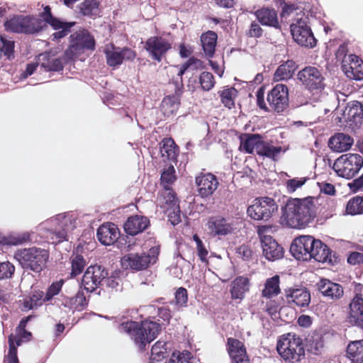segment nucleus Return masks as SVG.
<instances>
[{
  "label": "nucleus",
  "mask_w": 363,
  "mask_h": 363,
  "mask_svg": "<svg viewBox=\"0 0 363 363\" xmlns=\"http://www.w3.org/2000/svg\"><path fill=\"white\" fill-rule=\"evenodd\" d=\"M318 199L308 196L288 201L282 208V218L292 228H302L312 222L317 216Z\"/></svg>",
  "instance_id": "f257e3e1"
},
{
  "label": "nucleus",
  "mask_w": 363,
  "mask_h": 363,
  "mask_svg": "<svg viewBox=\"0 0 363 363\" xmlns=\"http://www.w3.org/2000/svg\"><path fill=\"white\" fill-rule=\"evenodd\" d=\"M76 226V218L73 214H59L42 223L38 230L42 237L55 243L67 240V233Z\"/></svg>",
  "instance_id": "f03ea898"
},
{
  "label": "nucleus",
  "mask_w": 363,
  "mask_h": 363,
  "mask_svg": "<svg viewBox=\"0 0 363 363\" xmlns=\"http://www.w3.org/2000/svg\"><path fill=\"white\" fill-rule=\"evenodd\" d=\"M120 331L128 334L140 350L156 338L160 331V325L153 321L144 320L140 323L127 321L121 324Z\"/></svg>",
  "instance_id": "7ed1b4c3"
},
{
  "label": "nucleus",
  "mask_w": 363,
  "mask_h": 363,
  "mask_svg": "<svg viewBox=\"0 0 363 363\" xmlns=\"http://www.w3.org/2000/svg\"><path fill=\"white\" fill-rule=\"evenodd\" d=\"M277 350L281 357L289 363H301L306 358L303 341L296 334L282 335L277 342Z\"/></svg>",
  "instance_id": "20e7f679"
},
{
  "label": "nucleus",
  "mask_w": 363,
  "mask_h": 363,
  "mask_svg": "<svg viewBox=\"0 0 363 363\" xmlns=\"http://www.w3.org/2000/svg\"><path fill=\"white\" fill-rule=\"evenodd\" d=\"M45 26L40 18L23 15H14L4 23L7 32L24 34L38 33L45 29Z\"/></svg>",
  "instance_id": "39448f33"
},
{
  "label": "nucleus",
  "mask_w": 363,
  "mask_h": 363,
  "mask_svg": "<svg viewBox=\"0 0 363 363\" xmlns=\"http://www.w3.org/2000/svg\"><path fill=\"white\" fill-rule=\"evenodd\" d=\"M15 257L23 268L38 272L45 267L49 253L44 249L31 247L19 250Z\"/></svg>",
  "instance_id": "423d86ee"
},
{
  "label": "nucleus",
  "mask_w": 363,
  "mask_h": 363,
  "mask_svg": "<svg viewBox=\"0 0 363 363\" xmlns=\"http://www.w3.org/2000/svg\"><path fill=\"white\" fill-rule=\"evenodd\" d=\"M159 253V247H151L148 253H130L121 258V264L125 269L144 270L156 262Z\"/></svg>",
  "instance_id": "0eeeda50"
},
{
  "label": "nucleus",
  "mask_w": 363,
  "mask_h": 363,
  "mask_svg": "<svg viewBox=\"0 0 363 363\" xmlns=\"http://www.w3.org/2000/svg\"><path fill=\"white\" fill-rule=\"evenodd\" d=\"M363 166V157L359 154H345L335 160L333 169L338 176L351 179Z\"/></svg>",
  "instance_id": "6e6552de"
},
{
  "label": "nucleus",
  "mask_w": 363,
  "mask_h": 363,
  "mask_svg": "<svg viewBox=\"0 0 363 363\" xmlns=\"http://www.w3.org/2000/svg\"><path fill=\"white\" fill-rule=\"evenodd\" d=\"M278 211V205L274 199L269 197H260L254 200L247 210V215L256 220H269Z\"/></svg>",
  "instance_id": "1a4fd4ad"
},
{
  "label": "nucleus",
  "mask_w": 363,
  "mask_h": 363,
  "mask_svg": "<svg viewBox=\"0 0 363 363\" xmlns=\"http://www.w3.org/2000/svg\"><path fill=\"white\" fill-rule=\"evenodd\" d=\"M271 227L262 225L258 227L257 233L260 238L263 255L269 261L281 259L284 256L283 248L271 236L267 235Z\"/></svg>",
  "instance_id": "9d476101"
},
{
  "label": "nucleus",
  "mask_w": 363,
  "mask_h": 363,
  "mask_svg": "<svg viewBox=\"0 0 363 363\" xmlns=\"http://www.w3.org/2000/svg\"><path fill=\"white\" fill-rule=\"evenodd\" d=\"M267 101L269 106L277 113L283 112L290 106L289 102V89L286 85L277 84L267 94ZM298 104L291 103V108L298 107Z\"/></svg>",
  "instance_id": "9b49d317"
},
{
  "label": "nucleus",
  "mask_w": 363,
  "mask_h": 363,
  "mask_svg": "<svg viewBox=\"0 0 363 363\" xmlns=\"http://www.w3.org/2000/svg\"><path fill=\"white\" fill-rule=\"evenodd\" d=\"M294 40L301 46L313 48L316 45L317 40L306 21L297 19L295 23L290 26Z\"/></svg>",
  "instance_id": "f8f14e48"
},
{
  "label": "nucleus",
  "mask_w": 363,
  "mask_h": 363,
  "mask_svg": "<svg viewBox=\"0 0 363 363\" xmlns=\"http://www.w3.org/2000/svg\"><path fill=\"white\" fill-rule=\"evenodd\" d=\"M297 79L310 91L321 90L325 87L324 77L315 67H306L298 72Z\"/></svg>",
  "instance_id": "ddd939ff"
},
{
  "label": "nucleus",
  "mask_w": 363,
  "mask_h": 363,
  "mask_svg": "<svg viewBox=\"0 0 363 363\" xmlns=\"http://www.w3.org/2000/svg\"><path fill=\"white\" fill-rule=\"evenodd\" d=\"M108 277L107 270L101 265L89 266L84 274L82 284L88 292H93Z\"/></svg>",
  "instance_id": "4468645a"
},
{
  "label": "nucleus",
  "mask_w": 363,
  "mask_h": 363,
  "mask_svg": "<svg viewBox=\"0 0 363 363\" xmlns=\"http://www.w3.org/2000/svg\"><path fill=\"white\" fill-rule=\"evenodd\" d=\"M111 46L112 50L108 48L104 50L106 63L109 67H118L124 60L133 61L136 57L135 52L128 47L121 48L116 47L113 44Z\"/></svg>",
  "instance_id": "2eb2a0df"
},
{
  "label": "nucleus",
  "mask_w": 363,
  "mask_h": 363,
  "mask_svg": "<svg viewBox=\"0 0 363 363\" xmlns=\"http://www.w3.org/2000/svg\"><path fill=\"white\" fill-rule=\"evenodd\" d=\"M314 242L315 238L311 235L300 236L293 241L290 247V252L296 259L310 260Z\"/></svg>",
  "instance_id": "dca6fc26"
},
{
  "label": "nucleus",
  "mask_w": 363,
  "mask_h": 363,
  "mask_svg": "<svg viewBox=\"0 0 363 363\" xmlns=\"http://www.w3.org/2000/svg\"><path fill=\"white\" fill-rule=\"evenodd\" d=\"M144 48L152 59L160 62L168 50L172 48V45L162 37L152 36L145 41Z\"/></svg>",
  "instance_id": "f3484780"
},
{
  "label": "nucleus",
  "mask_w": 363,
  "mask_h": 363,
  "mask_svg": "<svg viewBox=\"0 0 363 363\" xmlns=\"http://www.w3.org/2000/svg\"><path fill=\"white\" fill-rule=\"evenodd\" d=\"M206 226L209 233L213 236H225L232 233L235 230L234 223L220 216L209 218Z\"/></svg>",
  "instance_id": "a211bd4d"
},
{
  "label": "nucleus",
  "mask_w": 363,
  "mask_h": 363,
  "mask_svg": "<svg viewBox=\"0 0 363 363\" xmlns=\"http://www.w3.org/2000/svg\"><path fill=\"white\" fill-rule=\"evenodd\" d=\"M342 69L347 77L354 80L363 79V62L354 54H350L343 60Z\"/></svg>",
  "instance_id": "6ab92c4d"
},
{
  "label": "nucleus",
  "mask_w": 363,
  "mask_h": 363,
  "mask_svg": "<svg viewBox=\"0 0 363 363\" xmlns=\"http://www.w3.org/2000/svg\"><path fill=\"white\" fill-rule=\"evenodd\" d=\"M227 350L233 363H250L244 344L238 339L227 340Z\"/></svg>",
  "instance_id": "aec40b11"
},
{
  "label": "nucleus",
  "mask_w": 363,
  "mask_h": 363,
  "mask_svg": "<svg viewBox=\"0 0 363 363\" xmlns=\"http://www.w3.org/2000/svg\"><path fill=\"white\" fill-rule=\"evenodd\" d=\"M196 184L198 186L199 194L201 197L211 196L219 185L216 177L211 173L196 177Z\"/></svg>",
  "instance_id": "412c9836"
},
{
  "label": "nucleus",
  "mask_w": 363,
  "mask_h": 363,
  "mask_svg": "<svg viewBox=\"0 0 363 363\" xmlns=\"http://www.w3.org/2000/svg\"><path fill=\"white\" fill-rule=\"evenodd\" d=\"M316 286L323 296L333 301L340 299L344 295V289L340 284L327 279H321Z\"/></svg>",
  "instance_id": "4be33fe9"
},
{
  "label": "nucleus",
  "mask_w": 363,
  "mask_h": 363,
  "mask_svg": "<svg viewBox=\"0 0 363 363\" xmlns=\"http://www.w3.org/2000/svg\"><path fill=\"white\" fill-rule=\"evenodd\" d=\"M347 319L352 325L363 328V298L357 294L349 305Z\"/></svg>",
  "instance_id": "5701e85b"
},
{
  "label": "nucleus",
  "mask_w": 363,
  "mask_h": 363,
  "mask_svg": "<svg viewBox=\"0 0 363 363\" xmlns=\"http://www.w3.org/2000/svg\"><path fill=\"white\" fill-rule=\"evenodd\" d=\"M257 21L264 26L281 30L277 11L273 8L262 7L255 12Z\"/></svg>",
  "instance_id": "b1692460"
},
{
  "label": "nucleus",
  "mask_w": 363,
  "mask_h": 363,
  "mask_svg": "<svg viewBox=\"0 0 363 363\" xmlns=\"http://www.w3.org/2000/svg\"><path fill=\"white\" fill-rule=\"evenodd\" d=\"M288 303L293 302L298 306H308L311 302V294L304 287L289 288L284 290Z\"/></svg>",
  "instance_id": "393cba45"
},
{
  "label": "nucleus",
  "mask_w": 363,
  "mask_h": 363,
  "mask_svg": "<svg viewBox=\"0 0 363 363\" xmlns=\"http://www.w3.org/2000/svg\"><path fill=\"white\" fill-rule=\"evenodd\" d=\"M69 39L70 43L77 45L78 50L81 52H83L84 50H94L95 49V39L88 30L77 31L69 36Z\"/></svg>",
  "instance_id": "a878e982"
},
{
  "label": "nucleus",
  "mask_w": 363,
  "mask_h": 363,
  "mask_svg": "<svg viewBox=\"0 0 363 363\" xmlns=\"http://www.w3.org/2000/svg\"><path fill=\"white\" fill-rule=\"evenodd\" d=\"M119 235L117 226L112 223L101 225L97 230L96 238L104 245L113 244Z\"/></svg>",
  "instance_id": "bb28decb"
},
{
  "label": "nucleus",
  "mask_w": 363,
  "mask_h": 363,
  "mask_svg": "<svg viewBox=\"0 0 363 363\" xmlns=\"http://www.w3.org/2000/svg\"><path fill=\"white\" fill-rule=\"evenodd\" d=\"M183 93V84L175 82L174 94L165 96L162 101V107L167 113H174L180 106V97Z\"/></svg>",
  "instance_id": "cd10ccee"
},
{
  "label": "nucleus",
  "mask_w": 363,
  "mask_h": 363,
  "mask_svg": "<svg viewBox=\"0 0 363 363\" xmlns=\"http://www.w3.org/2000/svg\"><path fill=\"white\" fill-rule=\"evenodd\" d=\"M150 222L147 217L134 216L128 218L123 225L124 230L130 235H135L145 230Z\"/></svg>",
  "instance_id": "c85d7f7f"
},
{
  "label": "nucleus",
  "mask_w": 363,
  "mask_h": 363,
  "mask_svg": "<svg viewBox=\"0 0 363 363\" xmlns=\"http://www.w3.org/2000/svg\"><path fill=\"white\" fill-rule=\"evenodd\" d=\"M39 60L40 67L44 69L45 72H62L64 69L65 64L62 59L60 57H54L50 52H45L39 55Z\"/></svg>",
  "instance_id": "c756f323"
},
{
  "label": "nucleus",
  "mask_w": 363,
  "mask_h": 363,
  "mask_svg": "<svg viewBox=\"0 0 363 363\" xmlns=\"http://www.w3.org/2000/svg\"><path fill=\"white\" fill-rule=\"evenodd\" d=\"M354 143L353 139L344 133H336L328 141V147L334 152H342L348 150Z\"/></svg>",
  "instance_id": "7c9ffc66"
},
{
  "label": "nucleus",
  "mask_w": 363,
  "mask_h": 363,
  "mask_svg": "<svg viewBox=\"0 0 363 363\" xmlns=\"http://www.w3.org/2000/svg\"><path fill=\"white\" fill-rule=\"evenodd\" d=\"M298 65L293 60H287L281 64L274 74V80L276 82L286 81L293 77Z\"/></svg>",
  "instance_id": "2f4dec72"
},
{
  "label": "nucleus",
  "mask_w": 363,
  "mask_h": 363,
  "mask_svg": "<svg viewBox=\"0 0 363 363\" xmlns=\"http://www.w3.org/2000/svg\"><path fill=\"white\" fill-rule=\"evenodd\" d=\"M262 141L259 134H245L240 137V149L249 154L257 153Z\"/></svg>",
  "instance_id": "473e14b6"
},
{
  "label": "nucleus",
  "mask_w": 363,
  "mask_h": 363,
  "mask_svg": "<svg viewBox=\"0 0 363 363\" xmlns=\"http://www.w3.org/2000/svg\"><path fill=\"white\" fill-rule=\"evenodd\" d=\"M311 259L319 262H333L331 251L328 246L319 240H315L311 250Z\"/></svg>",
  "instance_id": "72a5a7b5"
},
{
  "label": "nucleus",
  "mask_w": 363,
  "mask_h": 363,
  "mask_svg": "<svg viewBox=\"0 0 363 363\" xmlns=\"http://www.w3.org/2000/svg\"><path fill=\"white\" fill-rule=\"evenodd\" d=\"M250 289V281L247 277H238L231 284L230 294L233 299L242 300Z\"/></svg>",
  "instance_id": "f704fd0d"
},
{
  "label": "nucleus",
  "mask_w": 363,
  "mask_h": 363,
  "mask_svg": "<svg viewBox=\"0 0 363 363\" xmlns=\"http://www.w3.org/2000/svg\"><path fill=\"white\" fill-rule=\"evenodd\" d=\"M217 34L212 30H208L201 36V43L203 50L208 57H213L215 54L217 45Z\"/></svg>",
  "instance_id": "c9c22d12"
},
{
  "label": "nucleus",
  "mask_w": 363,
  "mask_h": 363,
  "mask_svg": "<svg viewBox=\"0 0 363 363\" xmlns=\"http://www.w3.org/2000/svg\"><path fill=\"white\" fill-rule=\"evenodd\" d=\"M167 356V342L159 340L152 347L150 363H166Z\"/></svg>",
  "instance_id": "e433bc0d"
},
{
  "label": "nucleus",
  "mask_w": 363,
  "mask_h": 363,
  "mask_svg": "<svg viewBox=\"0 0 363 363\" xmlns=\"http://www.w3.org/2000/svg\"><path fill=\"white\" fill-rule=\"evenodd\" d=\"M284 152L285 150H283L281 147L274 146L272 143L263 140L257 154L276 161L280 154Z\"/></svg>",
  "instance_id": "4c0bfd02"
},
{
  "label": "nucleus",
  "mask_w": 363,
  "mask_h": 363,
  "mask_svg": "<svg viewBox=\"0 0 363 363\" xmlns=\"http://www.w3.org/2000/svg\"><path fill=\"white\" fill-rule=\"evenodd\" d=\"M78 8L82 16L91 18H95L100 14L99 2L97 0H84Z\"/></svg>",
  "instance_id": "58836bf2"
},
{
  "label": "nucleus",
  "mask_w": 363,
  "mask_h": 363,
  "mask_svg": "<svg viewBox=\"0 0 363 363\" xmlns=\"http://www.w3.org/2000/svg\"><path fill=\"white\" fill-rule=\"evenodd\" d=\"M347 356L353 362L363 363V340L350 343L347 347Z\"/></svg>",
  "instance_id": "ea45409f"
},
{
  "label": "nucleus",
  "mask_w": 363,
  "mask_h": 363,
  "mask_svg": "<svg viewBox=\"0 0 363 363\" xmlns=\"http://www.w3.org/2000/svg\"><path fill=\"white\" fill-rule=\"evenodd\" d=\"M340 126L355 131L363 122V115H342L337 118Z\"/></svg>",
  "instance_id": "a19ab883"
},
{
  "label": "nucleus",
  "mask_w": 363,
  "mask_h": 363,
  "mask_svg": "<svg viewBox=\"0 0 363 363\" xmlns=\"http://www.w3.org/2000/svg\"><path fill=\"white\" fill-rule=\"evenodd\" d=\"M280 292L279 277L278 275H275L266 280L264 288L262 291L264 297L271 298L279 294Z\"/></svg>",
  "instance_id": "79ce46f5"
},
{
  "label": "nucleus",
  "mask_w": 363,
  "mask_h": 363,
  "mask_svg": "<svg viewBox=\"0 0 363 363\" xmlns=\"http://www.w3.org/2000/svg\"><path fill=\"white\" fill-rule=\"evenodd\" d=\"M160 145V153L162 157L169 160H176L177 155L176 144L172 138L164 139Z\"/></svg>",
  "instance_id": "37998d69"
},
{
  "label": "nucleus",
  "mask_w": 363,
  "mask_h": 363,
  "mask_svg": "<svg viewBox=\"0 0 363 363\" xmlns=\"http://www.w3.org/2000/svg\"><path fill=\"white\" fill-rule=\"evenodd\" d=\"M238 94V90L233 86H227L224 88L223 90L218 91L221 102L225 107H228L229 109L235 106L234 100L237 97Z\"/></svg>",
  "instance_id": "c03bdc74"
},
{
  "label": "nucleus",
  "mask_w": 363,
  "mask_h": 363,
  "mask_svg": "<svg viewBox=\"0 0 363 363\" xmlns=\"http://www.w3.org/2000/svg\"><path fill=\"white\" fill-rule=\"evenodd\" d=\"M0 53L5 57V60H12L14 59L15 43L13 40L6 39L4 36L0 35Z\"/></svg>",
  "instance_id": "a18cd8bd"
},
{
  "label": "nucleus",
  "mask_w": 363,
  "mask_h": 363,
  "mask_svg": "<svg viewBox=\"0 0 363 363\" xmlns=\"http://www.w3.org/2000/svg\"><path fill=\"white\" fill-rule=\"evenodd\" d=\"M45 293L42 291H35L29 298H26L23 306L26 310H31L44 303Z\"/></svg>",
  "instance_id": "49530a36"
},
{
  "label": "nucleus",
  "mask_w": 363,
  "mask_h": 363,
  "mask_svg": "<svg viewBox=\"0 0 363 363\" xmlns=\"http://www.w3.org/2000/svg\"><path fill=\"white\" fill-rule=\"evenodd\" d=\"M86 264V261L82 255H77L72 257L71 258V277L73 278L80 274L83 272Z\"/></svg>",
  "instance_id": "de8ad7c7"
},
{
  "label": "nucleus",
  "mask_w": 363,
  "mask_h": 363,
  "mask_svg": "<svg viewBox=\"0 0 363 363\" xmlns=\"http://www.w3.org/2000/svg\"><path fill=\"white\" fill-rule=\"evenodd\" d=\"M175 169L173 165H169L164 169L161 174V185L164 188H169L171 185L176 181Z\"/></svg>",
  "instance_id": "09e8293b"
},
{
  "label": "nucleus",
  "mask_w": 363,
  "mask_h": 363,
  "mask_svg": "<svg viewBox=\"0 0 363 363\" xmlns=\"http://www.w3.org/2000/svg\"><path fill=\"white\" fill-rule=\"evenodd\" d=\"M346 211L351 215L363 213V197L356 196L350 199L347 204Z\"/></svg>",
  "instance_id": "8fccbe9b"
},
{
  "label": "nucleus",
  "mask_w": 363,
  "mask_h": 363,
  "mask_svg": "<svg viewBox=\"0 0 363 363\" xmlns=\"http://www.w3.org/2000/svg\"><path fill=\"white\" fill-rule=\"evenodd\" d=\"M199 84L203 90L209 91L215 84L213 75L208 72H203L199 76Z\"/></svg>",
  "instance_id": "3c124183"
},
{
  "label": "nucleus",
  "mask_w": 363,
  "mask_h": 363,
  "mask_svg": "<svg viewBox=\"0 0 363 363\" xmlns=\"http://www.w3.org/2000/svg\"><path fill=\"white\" fill-rule=\"evenodd\" d=\"M340 111L342 113H363V104L358 101H352Z\"/></svg>",
  "instance_id": "603ef678"
},
{
  "label": "nucleus",
  "mask_w": 363,
  "mask_h": 363,
  "mask_svg": "<svg viewBox=\"0 0 363 363\" xmlns=\"http://www.w3.org/2000/svg\"><path fill=\"white\" fill-rule=\"evenodd\" d=\"M82 52L78 50L77 45L70 43V45L65 50L63 56L60 57L65 64L74 60Z\"/></svg>",
  "instance_id": "864d4df0"
},
{
  "label": "nucleus",
  "mask_w": 363,
  "mask_h": 363,
  "mask_svg": "<svg viewBox=\"0 0 363 363\" xmlns=\"http://www.w3.org/2000/svg\"><path fill=\"white\" fill-rule=\"evenodd\" d=\"M62 284L63 280L52 283L45 294L44 301H50L55 296L57 295L62 289Z\"/></svg>",
  "instance_id": "5fc2aeb1"
},
{
  "label": "nucleus",
  "mask_w": 363,
  "mask_h": 363,
  "mask_svg": "<svg viewBox=\"0 0 363 363\" xmlns=\"http://www.w3.org/2000/svg\"><path fill=\"white\" fill-rule=\"evenodd\" d=\"M162 196L166 204L169 205L171 208L179 206L177 204L176 194L171 187L164 188V191L162 193Z\"/></svg>",
  "instance_id": "6e6d98bb"
},
{
  "label": "nucleus",
  "mask_w": 363,
  "mask_h": 363,
  "mask_svg": "<svg viewBox=\"0 0 363 363\" xmlns=\"http://www.w3.org/2000/svg\"><path fill=\"white\" fill-rule=\"evenodd\" d=\"M13 334L9 337V350L6 357L8 363H19L17 357V347L13 343Z\"/></svg>",
  "instance_id": "4d7b16f0"
},
{
  "label": "nucleus",
  "mask_w": 363,
  "mask_h": 363,
  "mask_svg": "<svg viewBox=\"0 0 363 363\" xmlns=\"http://www.w3.org/2000/svg\"><path fill=\"white\" fill-rule=\"evenodd\" d=\"M14 271V266L9 262H0V280L11 278Z\"/></svg>",
  "instance_id": "13d9d810"
},
{
  "label": "nucleus",
  "mask_w": 363,
  "mask_h": 363,
  "mask_svg": "<svg viewBox=\"0 0 363 363\" xmlns=\"http://www.w3.org/2000/svg\"><path fill=\"white\" fill-rule=\"evenodd\" d=\"M30 234L28 232H23L15 234L9 237L8 244L18 245L30 240Z\"/></svg>",
  "instance_id": "bf43d9fd"
},
{
  "label": "nucleus",
  "mask_w": 363,
  "mask_h": 363,
  "mask_svg": "<svg viewBox=\"0 0 363 363\" xmlns=\"http://www.w3.org/2000/svg\"><path fill=\"white\" fill-rule=\"evenodd\" d=\"M193 239L196 242L197 253H198V255H199L200 259L203 262L207 263L208 262L207 255H208V250H206V248L205 247L203 242L201 241V240L199 238V236L197 235H194L193 236Z\"/></svg>",
  "instance_id": "052dcab7"
},
{
  "label": "nucleus",
  "mask_w": 363,
  "mask_h": 363,
  "mask_svg": "<svg viewBox=\"0 0 363 363\" xmlns=\"http://www.w3.org/2000/svg\"><path fill=\"white\" fill-rule=\"evenodd\" d=\"M306 177L294 178L286 182V189L289 193H293L301 188L307 181Z\"/></svg>",
  "instance_id": "680f3d73"
},
{
  "label": "nucleus",
  "mask_w": 363,
  "mask_h": 363,
  "mask_svg": "<svg viewBox=\"0 0 363 363\" xmlns=\"http://www.w3.org/2000/svg\"><path fill=\"white\" fill-rule=\"evenodd\" d=\"M74 23V21L72 22H67L65 21H63L57 17L52 16L50 17L49 20L45 21L44 23L45 24V28H47V25H50L52 29L57 30L63 27H66L67 25H70V23Z\"/></svg>",
  "instance_id": "e2e57ef3"
},
{
  "label": "nucleus",
  "mask_w": 363,
  "mask_h": 363,
  "mask_svg": "<svg viewBox=\"0 0 363 363\" xmlns=\"http://www.w3.org/2000/svg\"><path fill=\"white\" fill-rule=\"evenodd\" d=\"M276 6L281 7V16L284 17L291 13L295 9L294 4H289L285 2L284 0H274Z\"/></svg>",
  "instance_id": "0e129e2a"
},
{
  "label": "nucleus",
  "mask_w": 363,
  "mask_h": 363,
  "mask_svg": "<svg viewBox=\"0 0 363 363\" xmlns=\"http://www.w3.org/2000/svg\"><path fill=\"white\" fill-rule=\"evenodd\" d=\"M73 308L79 309L87 305L86 297L82 291H79L75 296H72Z\"/></svg>",
  "instance_id": "69168bd1"
},
{
  "label": "nucleus",
  "mask_w": 363,
  "mask_h": 363,
  "mask_svg": "<svg viewBox=\"0 0 363 363\" xmlns=\"http://www.w3.org/2000/svg\"><path fill=\"white\" fill-rule=\"evenodd\" d=\"M188 300V294L186 289L180 287L175 293L176 303L180 306H184Z\"/></svg>",
  "instance_id": "338daca9"
},
{
  "label": "nucleus",
  "mask_w": 363,
  "mask_h": 363,
  "mask_svg": "<svg viewBox=\"0 0 363 363\" xmlns=\"http://www.w3.org/2000/svg\"><path fill=\"white\" fill-rule=\"evenodd\" d=\"M185 64L188 65V70H198L204 68V62L194 57H191L185 62Z\"/></svg>",
  "instance_id": "774afa93"
}]
</instances>
